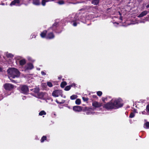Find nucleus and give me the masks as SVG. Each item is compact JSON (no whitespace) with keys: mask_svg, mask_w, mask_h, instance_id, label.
I'll return each mask as SVG.
<instances>
[{"mask_svg":"<svg viewBox=\"0 0 149 149\" xmlns=\"http://www.w3.org/2000/svg\"><path fill=\"white\" fill-rule=\"evenodd\" d=\"M7 72L9 74L8 77H12V78H14L15 77H18L20 75L19 72L18 70L14 68L8 69Z\"/></svg>","mask_w":149,"mask_h":149,"instance_id":"1","label":"nucleus"},{"mask_svg":"<svg viewBox=\"0 0 149 149\" xmlns=\"http://www.w3.org/2000/svg\"><path fill=\"white\" fill-rule=\"evenodd\" d=\"M122 100L119 98L113 100V103L115 109H117L122 106L123 104L122 103Z\"/></svg>","mask_w":149,"mask_h":149,"instance_id":"2","label":"nucleus"},{"mask_svg":"<svg viewBox=\"0 0 149 149\" xmlns=\"http://www.w3.org/2000/svg\"><path fill=\"white\" fill-rule=\"evenodd\" d=\"M103 107L107 109H115L113 103V99H112L109 102L104 104L103 106Z\"/></svg>","mask_w":149,"mask_h":149,"instance_id":"3","label":"nucleus"},{"mask_svg":"<svg viewBox=\"0 0 149 149\" xmlns=\"http://www.w3.org/2000/svg\"><path fill=\"white\" fill-rule=\"evenodd\" d=\"M20 91L24 94L27 93L29 91L28 87L26 85H22L20 86Z\"/></svg>","mask_w":149,"mask_h":149,"instance_id":"4","label":"nucleus"},{"mask_svg":"<svg viewBox=\"0 0 149 149\" xmlns=\"http://www.w3.org/2000/svg\"><path fill=\"white\" fill-rule=\"evenodd\" d=\"M4 87L6 90L11 91L14 88V86L9 83H6L4 84Z\"/></svg>","mask_w":149,"mask_h":149,"instance_id":"5","label":"nucleus"},{"mask_svg":"<svg viewBox=\"0 0 149 149\" xmlns=\"http://www.w3.org/2000/svg\"><path fill=\"white\" fill-rule=\"evenodd\" d=\"M82 107L79 106H74L73 107V110L75 112H80L82 110Z\"/></svg>","mask_w":149,"mask_h":149,"instance_id":"6","label":"nucleus"},{"mask_svg":"<svg viewBox=\"0 0 149 149\" xmlns=\"http://www.w3.org/2000/svg\"><path fill=\"white\" fill-rule=\"evenodd\" d=\"M92 105L93 107L96 108L102 106V104L96 101H95L93 102Z\"/></svg>","mask_w":149,"mask_h":149,"instance_id":"7","label":"nucleus"},{"mask_svg":"<svg viewBox=\"0 0 149 149\" xmlns=\"http://www.w3.org/2000/svg\"><path fill=\"white\" fill-rule=\"evenodd\" d=\"M38 98L40 99H42L46 96L47 94L45 93L41 92L38 94Z\"/></svg>","mask_w":149,"mask_h":149,"instance_id":"8","label":"nucleus"},{"mask_svg":"<svg viewBox=\"0 0 149 149\" xmlns=\"http://www.w3.org/2000/svg\"><path fill=\"white\" fill-rule=\"evenodd\" d=\"M60 92V91L58 90H55L53 92L52 95L54 97H57L58 96V94Z\"/></svg>","mask_w":149,"mask_h":149,"instance_id":"9","label":"nucleus"},{"mask_svg":"<svg viewBox=\"0 0 149 149\" xmlns=\"http://www.w3.org/2000/svg\"><path fill=\"white\" fill-rule=\"evenodd\" d=\"M148 13V11L147 10H145L142 12L139 15L138 17H141L146 15Z\"/></svg>","mask_w":149,"mask_h":149,"instance_id":"10","label":"nucleus"},{"mask_svg":"<svg viewBox=\"0 0 149 149\" xmlns=\"http://www.w3.org/2000/svg\"><path fill=\"white\" fill-rule=\"evenodd\" d=\"M54 36L53 33L52 32L48 33L46 37L47 38L49 39H51L54 38Z\"/></svg>","mask_w":149,"mask_h":149,"instance_id":"11","label":"nucleus"},{"mask_svg":"<svg viewBox=\"0 0 149 149\" xmlns=\"http://www.w3.org/2000/svg\"><path fill=\"white\" fill-rule=\"evenodd\" d=\"M20 1L19 0H14L10 4V5H15L16 3H20Z\"/></svg>","mask_w":149,"mask_h":149,"instance_id":"12","label":"nucleus"},{"mask_svg":"<svg viewBox=\"0 0 149 149\" xmlns=\"http://www.w3.org/2000/svg\"><path fill=\"white\" fill-rule=\"evenodd\" d=\"M33 68V66L31 63L28 64L26 68L27 70H31Z\"/></svg>","mask_w":149,"mask_h":149,"instance_id":"13","label":"nucleus"},{"mask_svg":"<svg viewBox=\"0 0 149 149\" xmlns=\"http://www.w3.org/2000/svg\"><path fill=\"white\" fill-rule=\"evenodd\" d=\"M90 110H91V109L87 107H82V110L83 111H89Z\"/></svg>","mask_w":149,"mask_h":149,"instance_id":"14","label":"nucleus"},{"mask_svg":"<svg viewBox=\"0 0 149 149\" xmlns=\"http://www.w3.org/2000/svg\"><path fill=\"white\" fill-rule=\"evenodd\" d=\"M33 3L36 5H39L40 4L39 0H33Z\"/></svg>","mask_w":149,"mask_h":149,"instance_id":"15","label":"nucleus"},{"mask_svg":"<svg viewBox=\"0 0 149 149\" xmlns=\"http://www.w3.org/2000/svg\"><path fill=\"white\" fill-rule=\"evenodd\" d=\"M47 32V31L45 30L44 31L42 32L40 34V35L41 37L42 38H44L45 37Z\"/></svg>","mask_w":149,"mask_h":149,"instance_id":"16","label":"nucleus"},{"mask_svg":"<svg viewBox=\"0 0 149 149\" xmlns=\"http://www.w3.org/2000/svg\"><path fill=\"white\" fill-rule=\"evenodd\" d=\"M26 63V61L24 59H23L19 61L20 65H24Z\"/></svg>","mask_w":149,"mask_h":149,"instance_id":"17","label":"nucleus"},{"mask_svg":"<svg viewBox=\"0 0 149 149\" xmlns=\"http://www.w3.org/2000/svg\"><path fill=\"white\" fill-rule=\"evenodd\" d=\"M99 2V0H93L92 3L94 5L98 4Z\"/></svg>","mask_w":149,"mask_h":149,"instance_id":"18","label":"nucleus"},{"mask_svg":"<svg viewBox=\"0 0 149 149\" xmlns=\"http://www.w3.org/2000/svg\"><path fill=\"white\" fill-rule=\"evenodd\" d=\"M67 85V83L65 81H63L61 82V86L62 88H63Z\"/></svg>","mask_w":149,"mask_h":149,"instance_id":"19","label":"nucleus"},{"mask_svg":"<svg viewBox=\"0 0 149 149\" xmlns=\"http://www.w3.org/2000/svg\"><path fill=\"white\" fill-rule=\"evenodd\" d=\"M6 56L8 58H12L13 57V55L10 53H7L6 54Z\"/></svg>","mask_w":149,"mask_h":149,"instance_id":"20","label":"nucleus"},{"mask_svg":"<svg viewBox=\"0 0 149 149\" xmlns=\"http://www.w3.org/2000/svg\"><path fill=\"white\" fill-rule=\"evenodd\" d=\"M46 114V112L44 111H41L39 113V116H42L43 115H45Z\"/></svg>","mask_w":149,"mask_h":149,"instance_id":"21","label":"nucleus"},{"mask_svg":"<svg viewBox=\"0 0 149 149\" xmlns=\"http://www.w3.org/2000/svg\"><path fill=\"white\" fill-rule=\"evenodd\" d=\"M144 127L146 128H149V122H147L144 125Z\"/></svg>","mask_w":149,"mask_h":149,"instance_id":"22","label":"nucleus"},{"mask_svg":"<svg viewBox=\"0 0 149 149\" xmlns=\"http://www.w3.org/2000/svg\"><path fill=\"white\" fill-rule=\"evenodd\" d=\"M81 103V100L79 99H77L75 101V103L77 105H79Z\"/></svg>","mask_w":149,"mask_h":149,"instance_id":"23","label":"nucleus"},{"mask_svg":"<svg viewBox=\"0 0 149 149\" xmlns=\"http://www.w3.org/2000/svg\"><path fill=\"white\" fill-rule=\"evenodd\" d=\"M77 96L76 95H73L70 96V98L71 100H73L76 99Z\"/></svg>","mask_w":149,"mask_h":149,"instance_id":"24","label":"nucleus"},{"mask_svg":"<svg viewBox=\"0 0 149 149\" xmlns=\"http://www.w3.org/2000/svg\"><path fill=\"white\" fill-rule=\"evenodd\" d=\"M71 88V86H67L64 88L65 90L66 91H68Z\"/></svg>","mask_w":149,"mask_h":149,"instance_id":"25","label":"nucleus"},{"mask_svg":"<svg viewBox=\"0 0 149 149\" xmlns=\"http://www.w3.org/2000/svg\"><path fill=\"white\" fill-rule=\"evenodd\" d=\"M47 139L46 137L45 136H43L42 138L41 139V142H43L45 140H46Z\"/></svg>","mask_w":149,"mask_h":149,"instance_id":"26","label":"nucleus"},{"mask_svg":"<svg viewBox=\"0 0 149 149\" xmlns=\"http://www.w3.org/2000/svg\"><path fill=\"white\" fill-rule=\"evenodd\" d=\"M39 91V88L36 87L34 88V92L36 93H38Z\"/></svg>","mask_w":149,"mask_h":149,"instance_id":"27","label":"nucleus"},{"mask_svg":"<svg viewBox=\"0 0 149 149\" xmlns=\"http://www.w3.org/2000/svg\"><path fill=\"white\" fill-rule=\"evenodd\" d=\"M91 110H90L89 111H88L86 112V114L89 115V114H93V113L91 111Z\"/></svg>","mask_w":149,"mask_h":149,"instance_id":"28","label":"nucleus"},{"mask_svg":"<svg viewBox=\"0 0 149 149\" xmlns=\"http://www.w3.org/2000/svg\"><path fill=\"white\" fill-rule=\"evenodd\" d=\"M135 115L134 113L132 112L130 114L129 117L130 118H132Z\"/></svg>","mask_w":149,"mask_h":149,"instance_id":"29","label":"nucleus"},{"mask_svg":"<svg viewBox=\"0 0 149 149\" xmlns=\"http://www.w3.org/2000/svg\"><path fill=\"white\" fill-rule=\"evenodd\" d=\"M82 99L83 101L84 102L87 101L88 100V98L87 97H82Z\"/></svg>","mask_w":149,"mask_h":149,"instance_id":"30","label":"nucleus"},{"mask_svg":"<svg viewBox=\"0 0 149 149\" xmlns=\"http://www.w3.org/2000/svg\"><path fill=\"white\" fill-rule=\"evenodd\" d=\"M97 94L98 96H100L102 94V92L100 91H98L97 92Z\"/></svg>","mask_w":149,"mask_h":149,"instance_id":"31","label":"nucleus"},{"mask_svg":"<svg viewBox=\"0 0 149 149\" xmlns=\"http://www.w3.org/2000/svg\"><path fill=\"white\" fill-rule=\"evenodd\" d=\"M47 85L49 87H52L53 86L52 84L49 82H47Z\"/></svg>","mask_w":149,"mask_h":149,"instance_id":"32","label":"nucleus"},{"mask_svg":"<svg viewBox=\"0 0 149 149\" xmlns=\"http://www.w3.org/2000/svg\"><path fill=\"white\" fill-rule=\"evenodd\" d=\"M57 3H58L60 5L64 4V1H58Z\"/></svg>","mask_w":149,"mask_h":149,"instance_id":"33","label":"nucleus"},{"mask_svg":"<svg viewBox=\"0 0 149 149\" xmlns=\"http://www.w3.org/2000/svg\"><path fill=\"white\" fill-rule=\"evenodd\" d=\"M8 77L9 78V79H10L11 81L13 82V83H16V82L14 80H13L12 79V77Z\"/></svg>","mask_w":149,"mask_h":149,"instance_id":"34","label":"nucleus"},{"mask_svg":"<svg viewBox=\"0 0 149 149\" xmlns=\"http://www.w3.org/2000/svg\"><path fill=\"white\" fill-rule=\"evenodd\" d=\"M146 111L147 112L149 113V104L146 106Z\"/></svg>","mask_w":149,"mask_h":149,"instance_id":"35","label":"nucleus"},{"mask_svg":"<svg viewBox=\"0 0 149 149\" xmlns=\"http://www.w3.org/2000/svg\"><path fill=\"white\" fill-rule=\"evenodd\" d=\"M102 100L103 101V102H104V101H105V100H107V98H104V97H103L102 98Z\"/></svg>","mask_w":149,"mask_h":149,"instance_id":"36","label":"nucleus"},{"mask_svg":"<svg viewBox=\"0 0 149 149\" xmlns=\"http://www.w3.org/2000/svg\"><path fill=\"white\" fill-rule=\"evenodd\" d=\"M41 74L42 75H46V73L43 71H42L41 72Z\"/></svg>","mask_w":149,"mask_h":149,"instance_id":"37","label":"nucleus"},{"mask_svg":"<svg viewBox=\"0 0 149 149\" xmlns=\"http://www.w3.org/2000/svg\"><path fill=\"white\" fill-rule=\"evenodd\" d=\"M56 102L58 104H61L63 103V102H59L57 100H56Z\"/></svg>","mask_w":149,"mask_h":149,"instance_id":"38","label":"nucleus"},{"mask_svg":"<svg viewBox=\"0 0 149 149\" xmlns=\"http://www.w3.org/2000/svg\"><path fill=\"white\" fill-rule=\"evenodd\" d=\"M77 23L76 22H74L73 24V25L74 26H77Z\"/></svg>","mask_w":149,"mask_h":149,"instance_id":"39","label":"nucleus"},{"mask_svg":"<svg viewBox=\"0 0 149 149\" xmlns=\"http://www.w3.org/2000/svg\"><path fill=\"white\" fill-rule=\"evenodd\" d=\"M75 84L74 83V84H72L70 86H71V87H72L73 86H75Z\"/></svg>","mask_w":149,"mask_h":149,"instance_id":"40","label":"nucleus"},{"mask_svg":"<svg viewBox=\"0 0 149 149\" xmlns=\"http://www.w3.org/2000/svg\"><path fill=\"white\" fill-rule=\"evenodd\" d=\"M146 7L147 8H149V4L148 5H147V6H146Z\"/></svg>","mask_w":149,"mask_h":149,"instance_id":"41","label":"nucleus"},{"mask_svg":"<svg viewBox=\"0 0 149 149\" xmlns=\"http://www.w3.org/2000/svg\"><path fill=\"white\" fill-rule=\"evenodd\" d=\"M146 7L147 8H149V4L148 5H147V6H146Z\"/></svg>","mask_w":149,"mask_h":149,"instance_id":"42","label":"nucleus"},{"mask_svg":"<svg viewBox=\"0 0 149 149\" xmlns=\"http://www.w3.org/2000/svg\"><path fill=\"white\" fill-rule=\"evenodd\" d=\"M61 77H58V79H61Z\"/></svg>","mask_w":149,"mask_h":149,"instance_id":"43","label":"nucleus"},{"mask_svg":"<svg viewBox=\"0 0 149 149\" xmlns=\"http://www.w3.org/2000/svg\"><path fill=\"white\" fill-rule=\"evenodd\" d=\"M2 70V69L1 68H0V72H1Z\"/></svg>","mask_w":149,"mask_h":149,"instance_id":"44","label":"nucleus"},{"mask_svg":"<svg viewBox=\"0 0 149 149\" xmlns=\"http://www.w3.org/2000/svg\"><path fill=\"white\" fill-rule=\"evenodd\" d=\"M122 18L121 17H120V19L121 20H122Z\"/></svg>","mask_w":149,"mask_h":149,"instance_id":"45","label":"nucleus"},{"mask_svg":"<svg viewBox=\"0 0 149 149\" xmlns=\"http://www.w3.org/2000/svg\"><path fill=\"white\" fill-rule=\"evenodd\" d=\"M119 13L120 14V15H121V14L120 13V12H119Z\"/></svg>","mask_w":149,"mask_h":149,"instance_id":"46","label":"nucleus"},{"mask_svg":"<svg viewBox=\"0 0 149 149\" xmlns=\"http://www.w3.org/2000/svg\"><path fill=\"white\" fill-rule=\"evenodd\" d=\"M93 97H95L96 96V95L95 96L93 95Z\"/></svg>","mask_w":149,"mask_h":149,"instance_id":"47","label":"nucleus"},{"mask_svg":"<svg viewBox=\"0 0 149 149\" xmlns=\"http://www.w3.org/2000/svg\"><path fill=\"white\" fill-rule=\"evenodd\" d=\"M142 114H144V113H143V112H142Z\"/></svg>","mask_w":149,"mask_h":149,"instance_id":"48","label":"nucleus"},{"mask_svg":"<svg viewBox=\"0 0 149 149\" xmlns=\"http://www.w3.org/2000/svg\"><path fill=\"white\" fill-rule=\"evenodd\" d=\"M142 22L144 23V22Z\"/></svg>","mask_w":149,"mask_h":149,"instance_id":"49","label":"nucleus"},{"mask_svg":"<svg viewBox=\"0 0 149 149\" xmlns=\"http://www.w3.org/2000/svg\"><path fill=\"white\" fill-rule=\"evenodd\" d=\"M31 90V91H32V90H33V89H31V90Z\"/></svg>","mask_w":149,"mask_h":149,"instance_id":"50","label":"nucleus"},{"mask_svg":"<svg viewBox=\"0 0 149 149\" xmlns=\"http://www.w3.org/2000/svg\"><path fill=\"white\" fill-rule=\"evenodd\" d=\"M54 115H56V114H54Z\"/></svg>","mask_w":149,"mask_h":149,"instance_id":"51","label":"nucleus"}]
</instances>
